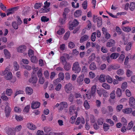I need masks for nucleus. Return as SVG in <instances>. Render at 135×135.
Instances as JSON below:
<instances>
[{"mask_svg": "<svg viewBox=\"0 0 135 135\" xmlns=\"http://www.w3.org/2000/svg\"><path fill=\"white\" fill-rule=\"evenodd\" d=\"M65 88L66 91L67 93H71L72 89L73 86L71 84L69 83L65 85Z\"/></svg>", "mask_w": 135, "mask_h": 135, "instance_id": "obj_3", "label": "nucleus"}, {"mask_svg": "<svg viewBox=\"0 0 135 135\" xmlns=\"http://www.w3.org/2000/svg\"><path fill=\"white\" fill-rule=\"evenodd\" d=\"M15 111L17 113H19L21 111V109L18 107H15Z\"/></svg>", "mask_w": 135, "mask_h": 135, "instance_id": "obj_64", "label": "nucleus"}, {"mask_svg": "<svg viewBox=\"0 0 135 135\" xmlns=\"http://www.w3.org/2000/svg\"><path fill=\"white\" fill-rule=\"evenodd\" d=\"M42 5L41 3L38 2L35 3L34 6V8L35 9H38L40 8Z\"/></svg>", "mask_w": 135, "mask_h": 135, "instance_id": "obj_27", "label": "nucleus"}, {"mask_svg": "<svg viewBox=\"0 0 135 135\" xmlns=\"http://www.w3.org/2000/svg\"><path fill=\"white\" fill-rule=\"evenodd\" d=\"M60 110H62L64 108L67 107L68 104L65 102H62L60 104Z\"/></svg>", "mask_w": 135, "mask_h": 135, "instance_id": "obj_12", "label": "nucleus"}, {"mask_svg": "<svg viewBox=\"0 0 135 135\" xmlns=\"http://www.w3.org/2000/svg\"><path fill=\"white\" fill-rule=\"evenodd\" d=\"M95 58V56L94 53H93L89 57V61L88 63H90L91 62L93 61Z\"/></svg>", "mask_w": 135, "mask_h": 135, "instance_id": "obj_22", "label": "nucleus"}, {"mask_svg": "<svg viewBox=\"0 0 135 135\" xmlns=\"http://www.w3.org/2000/svg\"><path fill=\"white\" fill-rule=\"evenodd\" d=\"M122 29L124 31L127 32H128L131 30V28L128 27H124Z\"/></svg>", "mask_w": 135, "mask_h": 135, "instance_id": "obj_58", "label": "nucleus"}, {"mask_svg": "<svg viewBox=\"0 0 135 135\" xmlns=\"http://www.w3.org/2000/svg\"><path fill=\"white\" fill-rule=\"evenodd\" d=\"M96 32H94L93 33L91 36V40L93 42L95 40L96 38Z\"/></svg>", "mask_w": 135, "mask_h": 135, "instance_id": "obj_46", "label": "nucleus"}, {"mask_svg": "<svg viewBox=\"0 0 135 135\" xmlns=\"http://www.w3.org/2000/svg\"><path fill=\"white\" fill-rule=\"evenodd\" d=\"M41 20L42 22H45L48 21L49 20V19L46 16H43L41 18Z\"/></svg>", "mask_w": 135, "mask_h": 135, "instance_id": "obj_41", "label": "nucleus"}, {"mask_svg": "<svg viewBox=\"0 0 135 135\" xmlns=\"http://www.w3.org/2000/svg\"><path fill=\"white\" fill-rule=\"evenodd\" d=\"M30 108V106L29 105H27L24 109L23 111L26 113H28Z\"/></svg>", "mask_w": 135, "mask_h": 135, "instance_id": "obj_53", "label": "nucleus"}, {"mask_svg": "<svg viewBox=\"0 0 135 135\" xmlns=\"http://www.w3.org/2000/svg\"><path fill=\"white\" fill-rule=\"evenodd\" d=\"M88 39V37L86 35H84L81 37L80 40V42L82 43L87 40Z\"/></svg>", "mask_w": 135, "mask_h": 135, "instance_id": "obj_24", "label": "nucleus"}, {"mask_svg": "<svg viewBox=\"0 0 135 135\" xmlns=\"http://www.w3.org/2000/svg\"><path fill=\"white\" fill-rule=\"evenodd\" d=\"M116 93L117 96V97H120L122 95V93L121 90V89L119 88H118L117 89Z\"/></svg>", "mask_w": 135, "mask_h": 135, "instance_id": "obj_42", "label": "nucleus"}, {"mask_svg": "<svg viewBox=\"0 0 135 135\" xmlns=\"http://www.w3.org/2000/svg\"><path fill=\"white\" fill-rule=\"evenodd\" d=\"M14 67L16 71L18 70L19 68V66L16 62H15L13 63Z\"/></svg>", "mask_w": 135, "mask_h": 135, "instance_id": "obj_45", "label": "nucleus"}, {"mask_svg": "<svg viewBox=\"0 0 135 135\" xmlns=\"http://www.w3.org/2000/svg\"><path fill=\"white\" fill-rule=\"evenodd\" d=\"M45 82V80L44 77H42L39 78L38 80V83L40 84H43Z\"/></svg>", "mask_w": 135, "mask_h": 135, "instance_id": "obj_52", "label": "nucleus"}, {"mask_svg": "<svg viewBox=\"0 0 135 135\" xmlns=\"http://www.w3.org/2000/svg\"><path fill=\"white\" fill-rule=\"evenodd\" d=\"M31 62L35 64H36L38 62V59L36 56H33L31 57Z\"/></svg>", "mask_w": 135, "mask_h": 135, "instance_id": "obj_18", "label": "nucleus"}, {"mask_svg": "<svg viewBox=\"0 0 135 135\" xmlns=\"http://www.w3.org/2000/svg\"><path fill=\"white\" fill-rule=\"evenodd\" d=\"M25 91L26 94L30 95L33 93V90L31 88L27 86L25 88Z\"/></svg>", "mask_w": 135, "mask_h": 135, "instance_id": "obj_11", "label": "nucleus"}, {"mask_svg": "<svg viewBox=\"0 0 135 135\" xmlns=\"http://www.w3.org/2000/svg\"><path fill=\"white\" fill-rule=\"evenodd\" d=\"M64 65V68L67 71L69 70L71 68V66L70 64V62H66L65 64H63Z\"/></svg>", "mask_w": 135, "mask_h": 135, "instance_id": "obj_15", "label": "nucleus"}, {"mask_svg": "<svg viewBox=\"0 0 135 135\" xmlns=\"http://www.w3.org/2000/svg\"><path fill=\"white\" fill-rule=\"evenodd\" d=\"M18 9V7H12L7 10V15L8 16L10 14H12L15 12Z\"/></svg>", "mask_w": 135, "mask_h": 135, "instance_id": "obj_4", "label": "nucleus"}, {"mask_svg": "<svg viewBox=\"0 0 135 135\" xmlns=\"http://www.w3.org/2000/svg\"><path fill=\"white\" fill-rule=\"evenodd\" d=\"M44 74L45 77L46 78L48 79L49 78V74L48 71L46 70L45 71L44 73Z\"/></svg>", "mask_w": 135, "mask_h": 135, "instance_id": "obj_60", "label": "nucleus"}, {"mask_svg": "<svg viewBox=\"0 0 135 135\" xmlns=\"http://www.w3.org/2000/svg\"><path fill=\"white\" fill-rule=\"evenodd\" d=\"M115 43L114 40H111V41L108 42L106 44V46L107 47H111L113 46Z\"/></svg>", "mask_w": 135, "mask_h": 135, "instance_id": "obj_17", "label": "nucleus"}, {"mask_svg": "<svg viewBox=\"0 0 135 135\" xmlns=\"http://www.w3.org/2000/svg\"><path fill=\"white\" fill-rule=\"evenodd\" d=\"M15 119L18 121H21L23 120V117L20 115H16L15 117Z\"/></svg>", "mask_w": 135, "mask_h": 135, "instance_id": "obj_48", "label": "nucleus"}, {"mask_svg": "<svg viewBox=\"0 0 135 135\" xmlns=\"http://www.w3.org/2000/svg\"><path fill=\"white\" fill-rule=\"evenodd\" d=\"M96 90V85H93L91 88V91L90 95L88 97L89 99H90L91 97L94 96Z\"/></svg>", "mask_w": 135, "mask_h": 135, "instance_id": "obj_9", "label": "nucleus"}, {"mask_svg": "<svg viewBox=\"0 0 135 135\" xmlns=\"http://www.w3.org/2000/svg\"><path fill=\"white\" fill-rule=\"evenodd\" d=\"M97 18L98 19L97 20V26L99 27H100L102 25V18L100 17H98V18Z\"/></svg>", "mask_w": 135, "mask_h": 135, "instance_id": "obj_26", "label": "nucleus"}, {"mask_svg": "<svg viewBox=\"0 0 135 135\" xmlns=\"http://www.w3.org/2000/svg\"><path fill=\"white\" fill-rule=\"evenodd\" d=\"M12 27L16 30H17L18 28V24L15 21L13 22L12 23Z\"/></svg>", "mask_w": 135, "mask_h": 135, "instance_id": "obj_37", "label": "nucleus"}, {"mask_svg": "<svg viewBox=\"0 0 135 135\" xmlns=\"http://www.w3.org/2000/svg\"><path fill=\"white\" fill-rule=\"evenodd\" d=\"M90 69L92 70H94L97 69L96 65L94 62H92L90 65Z\"/></svg>", "mask_w": 135, "mask_h": 135, "instance_id": "obj_28", "label": "nucleus"}, {"mask_svg": "<svg viewBox=\"0 0 135 135\" xmlns=\"http://www.w3.org/2000/svg\"><path fill=\"white\" fill-rule=\"evenodd\" d=\"M106 79L108 83H111L113 82L112 79L108 75L106 76Z\"/></svg>", "mask_w": 135, "mask_h": 135, "instance_id": "obj_39", "label": "nucleus"}, {"mask_svg": "<svg viewBox=\"0 0 135 135\" xmlns=\"http://www.w3.org/2000/svg\"><path fill=\"white\" fill-rule=\"evenodd\" d=\"M61 62L62 64L63 65L67 62V61L65 57L64 56H62L60 57Z\"/></svg>", "mask_w": 135, "mask_h": 135, "instance_id": "obj_35", "label": "nucleus"}, {"mask_svg": "<svg viewBox=\"0 0 135 135\" xmlns=\"http://www.w3.org/2000/svg\"><path fill=\"white\" fill-rule=\"evenodd\" d=\"M72 69L76 73H78L80 71L81 69L78 62L76 61L73 64Z\"/></svg>", "mask_w": 135, "mask_h": 135, "instance_id": "obj_1", "label": "nucleus"}, {"mask_svg": "<svg viewBox=\"0 0 135 135\" xmlns=\"http://www.w3.org/2000/svg\"><path fill=\"white\" fill-rule=\"evenodd\" d=\"M119 54L118 53H114L112 54L110 56V58L112 59H116L119 56Z\"/></svg>", "mask_w": 135, "mask_h": 135, "instance_id": "obj_20", "label": "nucleus"}, {"mask_svg": "<svg viewBox=\"0 0 135 135\" xmlns=\"http://www.w3.org/2000/svg\"><path fill=\"white\" fill-rule=\"evenodd\" d=\"M132 111V108H126L125 109L122 110L123 112L125 113L129 114Z\"/></svg>", "mask_w": 135, "mask_h": 135, "instance_id": "obj_23", "label": "nucleus"}, {"mask_svg": "<svg viewBox=\"0 0 135 135\" xmlns=\"http://www.w3.org/2000/svg\"><path fill=\"white\" fill-rule=\"evenodd\" d=\"M106 76L103 74L101 75L99 79V80L101 82H104L105 81Z\"/></svg>", "mask_w": 135, "mask_h": 135, "instance_id": "obj_29", "label": "nucleus"}, {"mask_svg": "<svg viewBox=\"0 0 135 135\" xmlns=\"http://www.w3.org/2000/svg\"><path fill=\"white\" fill-rule=\"evenodd\" d=\"M102 92L103 96L105 97H106L108 95V94L107 92L105 91V90L103 89H102Z\"/></svg>", "mask_w": 135, "mask_h": 135, "instance_id": "obj_63", "label": "nucleus"}, {"mask_svg": "<svg viewBox=\"0 0 135 135\" xmlns=\"http://www.w3.org/2000/svg\"><path fill=\"white\" fill-rule=\"evenodd\" d=\"M5 78L6 80H9L12 77V74L11 72L8 73L5 76Z\"/></svg>", "mask_w": 135, "mask_h": 135, "instance_id": "obj_30", "label": "nucleus"}, {"mask_svg": "<svg viewBox=\"0 0 135 135\" xmlns=\"http://www.w3.org/2000/svg\"><path fill=\"white\" fill-rule=\"evenodd\" d=\"M124 71L123 70L120 69L118 70L117 71V74L119 75H122L124 73Z\"/></svg>", "mask_w": 135, "mask_h": 135, "instance_id": "obj_47", "label": "nucleus"}, {"mask_svg": "<svg viewBox=\"0 0 135 135\" xmlns=\"http://www.w3.org/2000/svg\"><path fill=\"white\" fill-rule=\"evenodd\" d=\"M70 24L69 28L70 30H72L73 29V27L78 25L79 22L76 19H74L73 21L71 22V21L69 22Z\"/></svg>", "mask_w": 135, "mask_h": 135, "instance_id": "obj_2", "label": "nucleus"}, {"mask_svg": "<svg viewBox=\"0 0 135 135\" xmlns=\"http://www.w3.org/2000/svg\"><path fill=\"white\" fill-rule=\"evenodd\" d=\"M115 91L114 90L112 91V92L110 94V98L112 99H114L115 97Z\"/></svg>", "mask_w": 135, "mask_h": 135, "instance_id": "obj_59", "label": "nucleus"}, {"mask_svg": "<svg viewBox=\"0 0 135 135\" xmlns=\"http://www.w3.org/2000/svg\"><path fill=\"white\" fill-rule=\"evenodd\" d=\"M44 4L45 5L44 6V8H47L49 7L50 3V2H48L47 1H45Z\"/></svg>", "mask_w": 135, "mask_h": 135, "instance_id": "obj_56", "label": "nucleus"}, {"mask_svg": "<svg viewBox=\"0 0 135 135\" xmlns=\"http://www.w3.org/2000/svg\"><path fill=\"white\" fill-rule=\"evenodd\" d=\"M102 86L103 87L106 89L108 90L109 89H110V86L109 85L107 84L106 83H103L102 85Z\"/></svg>", "mask_w": 135, "mask_h": 135, "instance_id": "obj_40", "label": "nucleus"}, {"mask_svg": "<svg viewBox=\"0 0 135 135\" xmlns=\"http://www.w3.org/2000/svg\"><path fill=\"white\" fill-rule=\"evenodd\" d=\"M129 9L131 11H133L135 8V3L134 2H132L130 4L129 6Z\"/></svg>", "mask_w": 135, "mask_h": 135, "instance_id": "obj_34", "label": "nucleus"}, {"mask_svg": "<svg viewBox=\"0 0 135 135\" xmlns=\"http://www.w3.org/2000/svg\"><path fill=\"white\" fill-rule=\"evenodd\" d=\"M82 6L84 9H86L87 6V2L86 1H84L82 4Z\"/></svg>", "mask_w": 135, "mask_h": 135, "instance_id": "obj_55", "label": "nucleus"}, {"mask_svg": "<svg viewBox=\"0 0 135 135\" xmlns=\"http://www.w3.org/2000/svg\"><path fill=\"white\" fill-rule=\"evenodd\" d=\"M133 126V123L132 121L130 122L128 124V127L126 128L128 130H130Z\"/></svg>", "mask_w": 135, "mask_h": 135, "instance_id": "obj_44", "label": "nucleus"}, {"mask_svg": "<svg viewBox=\"0 0 135 135\" xmlns=\"http://www.w3.org/2000/svg\"><path fill=\"white\" fill-rule=\"evenodd\" d=\"M4 111L6 117L8 118L11 111V109L9 105H7L6 106Z\"/></svg>", "mask_w": 135, "mask_h": 135, "instance_id": "obj_6", "label": "nucleus"}, {"mask_svg": "<svg viewBox=\"0 0 135 135\" xmlns=\"http://www.w3.org/2000/svg\"><path fill=\"white\" fill-rule=\"evenodd\" d=\"M135 99L133 97H131L129 99V105L133 109H135Z\"/></svg>", "mask_w": 135, "mask_h": 135, "instance_id": "obj_5", "label": "nucleus"}, {"mask_svg": "<svg viewBox=\"0 0 135 135\" xmlns=\"http://www.w3.org/2000/svg\"><path fill=\"white\" fill-rule=\"evenodd\" d=\"M7 134L8 135H15V132L14 130L12 129L9 128L7 131Z\"/></svg>", "mask_w": 135, "mask_h": 135, "instance_id": "obj_19", "label": "nucleus"}, {"mask_svg": "<svg viewBox=\"0 0 135 135\" xmlns=\"http://www.w3.org/2000/svg\"><path fill=\"white\" fill-rule=\"evenodd\" d=\"M53 84L54 86H56L55 90L57 91H59V78L54 80Z\"/></svg>", "mask_w": 135, "mask_h": 135, "instance_id": "obj_10", "label": "nucleus"}, {"mask_svg": "<svg viewBox=\"0 0 135 135\" xmlns=\"http://www.w3.org/2000/svg\"><path fill=\"white\" fill-rule=\"evenodd\" d=\"M68 46L70 48H72L75 46V44L71 41L69 43Z\"/></svg>", "mask_w": 135, "mask_h": 135, "instance_id": "obj_62", "label": "nucleus"}, {"mask_svg": "<svg viewBox=\"0 0 135 135\" xmlns=\"http://www.w3.org/2000/svg\"><path fill=\"white\" fill-rule=\"evenodd\" d=\"M4 53L5 57L7 59H9L11 57L10 52L6 49L4 50Z\"/></svg>", "mask_w": 135, "mask_h": 135, "instance_id": "obj_16", "label": "nucleus"}, {"mask_svg": "<svg viewBox=\"0 0 135 135\" xmlns=\"http://www.w3.org/2000/svg\"><path fill=\"white\" fill-rule=\"evenodd\" d=\"M40 103L38 101L33 102L31 104V107L33 109L37 108L40 107Z\"/></svg>", "mask_w": 135, "mask_h": 135, "instance_id": "obj_7", "label": "nucleus"}, {"mask_svg": "<svg viewBox=\"0 0 135 135\" xmlns=\"http://www.w3.org/2000/svg\"><path fill=\"white\" fill-rule=\"evenodd\" d=\"M6 93L8 96H10L13 93V91L11 89L8 88L6 89Z\"/></svg>", "mask_w": 135, "mask_h": 135, "instance_id": "obj_31", "label": "nucleus"}, {"mask_svg": "<svg viewBox=\"0 0 135 135\" xmlns=\"http://www.w3.org/2000/svg\"><path fill=\"white\" fill-rule=\"evenodd\" d=\"M127 87V83L126 82H124L122 84L121 88L124 91V90Z\"/></svg>", "mask_w": 135, "mask_h": 135, "instance_id": "obj_61", "label": "nucleus"}, {"mask_svg": "<svg viewBox=\"0 0 135 135\" xmlns=\"http://www.w3.org/2000/svg\"><path fill=\"white\" fill-rule=\"evenodd\" d=\"M50 11V9L47 8H42L40 9L39 11L40 13H43L48 12Z\"/></svg>", "mask_w": 135, "mask_h": 135, "instance_id": "obj_38", "label": "nucleus"}, {"mask_svg": "<svg viewBox=\"0 0 135 135\" xmlns=\"http://www.w3.org/2000/svg\"><path fill=\"white\" fill-rule=\"evenodd\" d=\"M22 128V126L21 125H20L16 126L15 128V130L16 132H18L21 131Z\"/></svg>", "mask_w": 135, "mask_h": 135, "instance_id": "obj_49", "label": "nucleus"}, {"mask_svg": "<svg viewBox=\"0 0 135 135\" xmlns=\"http://www.w3.org/2000/svg\"><path fill=\"white\" fill-rule=\"evenodd\" d=\"M84 77V75H81L79 76L77 80V81L78 83H80L83 80Z\"/></svg>", "mask_w": 135, "mask_h": 135, "instance_id": "obj_32", "label": "nucleus"}, {"mask_svg": "<svg viewBox=\"0 0 135 135\" xmlns=\"http://www.w3.org/2000/svg\"><path fill=\"white\" fill-rule=\"evenodd\" d=\"M34 54V51L31 49H30L28 51V54L29 57Z\"/></svg>", "mask_w": 135, "mask_h": 135, "instance_id": "obj_51", "label": "nucleus"}, {"mask_svg": "<svg viewBox=\"0 0 135 135\" xmlns=\"http://www.w3.org/2000/svg\"><path fill=\"white\" fill-rule=\"evenodd\" d=\"M23 91L22 90H19L16 91L15 94L14 98L17 95L19 94H23Z\"/></svg>", "mask_w": 135, "mask_h": 135, "instance_id": "obj_57", "label": "nucleus"}, {"mask_svg": "<svg viewBox=\"0 0 135 135\" xmlns=\"http://www.w3.org/2000/svg\"><path fill=\"white\" fill-rule=\"evenodd\" d=\"M84 106L87 109L90 108V105L89 104L87 100H85L84 102Z\"/></svg>", "mask_w": 135, "mask_h": 135, "instance_id": "obj_36", "label": "nucleus"}, {"mask_svg": "<svg viewBox=\"0 0 135 135\" xmlns=\"http://www.w3.org/2000/svg\"><path fill=\"white\" fill-rule=\"evenodd\" d=\"M26 47L24 45L19 46L17 49V51L20 52H23L26 49Z\"/></svg>", "mask_w": 135, "mask_h": 135, "instance_id": "obj_13", "label": "nucleus"}, {"mask_svg": "<svg viewBox=\"0 0 135 135\" xmlns=\"http://www.w3.org/2000/svg\"><path fill=\"white\" fill-rule=\"evenodd\" d=\"M60 5L61 6L65 7L68 5L67 2L65 1L62 2L60 3Z\"/></svg>", "mask_w": 135, "mask_h": 135, "instance_id": "obj_54", "label": "nucleus"}, {"mask_svg": "<svg viewBox=\"0 0 135 135\" xmlns=\"http://www.w3.org/2000/svg\"><path fill=\"white\" fill-rule=\"evenodd\" d=\"M38 80L36 76L32 74L31 77L29 80V81L30 83H36Z\"/></svg>", "mask_w": 135, "mask_h": 135, "instance_id": "obj_8", "label": "nucleus"}, {"mask_svg": "<svg viewBox=\"0 0 135 135\" xmlns=\"http://www.w3.org/2000/svg\"><path fill=\"white\" fill-rule=\"evenodd\" d=\"M44 130L45 132L47 133V134L50 133L52 130L51 128L50 127H46L44 128Z\"/></svg>", "mask_w": 135, "mask_h": 135, "instance_id": "obj_25", "label": "nucleus"}, {"mask_svg": "<svg viewBox=\"0 0 135 135\" xmlns=\"http://www.w3.org/2000/svg\"><path fill=\"white\" fill-rule=\"evenodd\" d=\"M82 13L81 11V10H79L76 11L74 13V15L75 17H79L81 15Z\"/></svg>", "mask_w": 135, "mask_h": 135, "instance_id": "obj_21", "label": "nucleus"}, {"mask_svg": "<svg viewBox=\"0 0 135 135\" xmlns=\"http://www.w3.org/2000/svg\"><path fill=\"white\" fill-rule=\"evenodd\" d=\"M103 126L104 131H106L109 129V124L105 123L103 124Z\"/></svg>", "mask_w": 135, "mask_h": 135, "instance_id": "obj_33", "label": "nucleus"}, {"mask_svg": "<svg viewBox=\"0 0 135 135\" xmlns=\"http://www.w3.org/2000/svg\"><path fill=\"white\" fill-rule=\"evenodd\" d=\"M132 46V44L130 42H129L126 46V50L128 51L131 49Z\"/></svg>", "mask_w": 135, "mask_h": 135, "instance_id": "obj_43", "label": "nucleus"}, {"mask_svg": "<svg viewBox=\"0 0 135 135\" xmlns=\"http://www.w3.org/2000/svg\"><path fill=\"white\" fill-rule=\"evenodd\" d=\"M37 75L38 77L39 78L42 77L43 74L42 73V70L41 69H40L38 71L37 73Z\"/></svg>", "mask_w": 135, "mask_h": 135, "instance_id": "obj_50", "label": "nucleus"}, {"mask_svg": "<svg viewBox=\"0 0 135 135\" xmlns=\"http://www.w3.org/2000/svg\"><path fill=\"white\" fill-rule=\"evenodd\" d=\"M27 127L29 129L32 130H34L36 128L35 126L32 123H28L27 125Z\"/></svg>", "mask_w": 135, "mask_h": 135, "instance_id": "obj_14", "label": "nucleus"}]
</instances>
